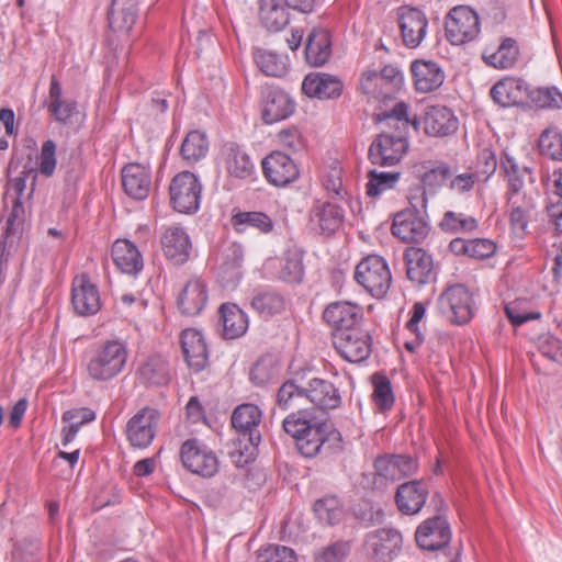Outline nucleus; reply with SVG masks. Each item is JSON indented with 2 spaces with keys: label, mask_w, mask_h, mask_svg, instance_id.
I'll use <instances>...</instances> for the list:
<instances>
[{
  "label": "nucleus",
  "mask_w": 562,
  "mask_h": 562,
  "mask_svg": "<svg viewBox=\"0 0 562 562\" xmlns=\"http://www.w3.org/2000/svg\"><path fill=\"white\" fill-rule=\"evenodd\" d=\"M283 430L295 439L302 456H330L342 451V436L329 420H317L307 409H297L282 422Z\"/></svg>",
  "instance_id": "f257e3e1"
},
{
  "label": "nucleus",
  "mask_w": 562,
  "mask_h": 562,
  "mask_svg": "<svg viewBox=\"0 0 562 562\" xmlns=\"http://www.w3.org/2000/svg\"><path fill=\"white\" fill-rule=\"evenodd\" d=\"M416 195H409V207L396 213L393 218L392 234L403 243H422L429 234L430 227L424 214L427 199L416 201Z\"/></svg>",
  "instance_id": "f03ea898"
},
{
  "label": "nucleus",
  "mask_w": 562,
  "mask_h": 562,
  "mask_svg": "<svg viewBox=\"0 0 562 562\" xmlns=\"http://www.w3.org/2000/svg\"><path fill=\"white\" fill-rule=\"evenodd\" d=\"M126 360L125 345L117 340H108L92 353L87 364V371L92 380L105 382L122 372Z\"/></svg>",
  "instance_id": "7ed1b4c3"
},
{
  "label": "nucleus",
  "mask_w": 562,
  "mask_h": 562,
  "mask_svg": "<svg viewBox=\"0 0 562 562\" xmlns=\"http://www.w3.org/2000/svg\"><path fill=\"white\" fill-rule=\"evenodd\" d=\"M403 83L402 72L389 65L381 70L368 69L360 78L361 91L373 99L381 100L380 106H385L393 100L394 93Z\"/></svg>",
  "instance_id": "20e7f679"
},
{
  "label": "nucleus",
  "mask_w": 562,
  "mask_h": 562,
  "mask_svg": "<svg viewBox=\"0 0 562 562\" xmlns=\"http://www.w3.org/2000/svg\"><path fill=\"white\" fill-rule=\"evenodd\" d=\"M355 279L376 299L384 297L392 283L389 266L378 255H369L357 265Z\"/></svg>",
  "instance_id": "39448f33"
},
{
  "label": "nucleus",
  "mask_w": 562,
  "mask_h": 562,
  "mask_svg": "<svg viewBox=\"0 0 562 562\" xmlns=\"http://www.w3.org/2000/svg\"><path fill=\"white\" fill-rule=\"evenodd\" d=\"M402 533L392 527L372 530L364 536L362 550L369 562H392L401 552Z\"/></svg>",
  "instance_id": "423d86ee"
},
{
  "label": "nucleus",
  "mask_w": 562,
  "mask_h": 562,
  "mask_svg": "<svg viewBox=\"0 0 562 562\" xmlns=\"http://www.w3.org/2000/svg\"><path fill=\"white\" fill-rule=\"evenodd\" d=\"M440 313L453 325H464L474 315V299L463 284L448 286L438 297Z\"/></svg>",
  "instance_id": "0eeeda50"
},
{
  "label": "nucleus",
  "mask_w": 562,
  "mask_h": 562,
  "mask_svg": "<svg viewBox=\"0 0 562 562\" xmlns=\"http://www.w3.org/2000/svg\"><path fill=\"white\" fill-rule=\"evenodd\" d=\"M480 30L479 15L469 5H456L446 15V38L452 45H462L475 40Z\"/></svg>",
  "instance_id": "6e6552de"
},
{
  "label": "nucleus",
  "mask_w": 562,
  "mask_h": 562,
  "mask_svg": "<svg viewBox=\"0 0 562 562\" xmlns=\"http://www.w3.org/2000/svg\"><path fill=\"white\" fill-rule=\"evenodd\" d=\"M202 186L190 171L176 175L169 186L170 204L175 211L193 214L199 210Z\"/></svg>",
  "instance_id": "1a4fd4ad"
},
{
  "label": "nucleus",
  "mask_w": 562,
  "mask_h": 562,
  "mask_svg": "<svg viewBox=\"0 0 562 562\" xmlns=\"http://www.w3.org/2000/svg\"><path fill=\"white\" fill-rule=\"evenodd\" d=\"M25 183L26 180L24 177H16L10 180L7 186L4 199L11 198L13 205L11 214L7 220L5 236L2 240V258L5 251L10 255L12 249L15 250L22 237L24 207L20 202V195L25 190Z\"/></svg>",
  "instance_id": "9d476101"
},
{
  "label": "nucleus",
  "mask_w": 562,
  "mask_h": 562,
  "mask_svg": "<svg viewBox=\"0 0 562 562\" xmlns=\"http://www.w3.org/2000/svg\"><path fill=\"white\" fill-rule=\"evenodd\" d=\"M408 110L409 105L404 101L395 102L392 106H379L373 113V121L385 123L392 130L389 133L392 137L407 139L409 130L418 132L420 125L417 115H411Z\"/></svg>",
  "instance_id": "9b49d317"
},
{
  "label": "nucleus",
  "mask_w": 562,
  "mask_h": 562,
  "mask_svg": "<svg viewBox=\"0 0 562 562\" xmlns=\"http://www.w3.org/2000/svg\"><path fill=\"white\" fill-rule=\"evenodd\" d=\"M180 458L183 467L193 474L212 477L218 471L217 457L198 439H188L182 443Z\"/></svg>",
  "instance_id": "f8f14e48"
},
{
  "label": "nucleus",
  "mask_w": 562,
  "mask_h": 562,
  "mask_svg": "<svg viewBox=\"0 0 562 562\" xmlns=\"http://www.w3.org/2000/svg\"><path fill=\"white\" fill-rule=\"evenodd\" d=\"M333 344L337 352L349 362L364 361L372 351V338L361 326L333 333Z\"/></svg>",
  "instance_id": "ddd939ff"
},
{
  "label": "nucleus",
  "mask_w": 562,
  "mask_h": 562,
  "mask_svg": "<svg viewBox=\"0 0 562 562\" xmlns=\"http://www.w3.org/2000/svg\"><path fill=\"white\" fill-rule=\"evenodd\" d=\"M232 426L238 434L237 441L239 446L244 443L245 450L248 445L256 448L261 441V435L258 429L261 422V411L251 403H245L237 406L232 414Z\"/></svg>",
  "instance_id": "4468645a"
},
{
  "label": "nucleus",
  "mask_w": 562,
  "mask_h": 562,
  "mask_svg": "<svg viewBox=\"0 0 562 562\" xmlns=\"http://www.w3.org/2000/svg\"><path fill=\"white\" fill-rule=\"evenodd\" d=\"M397 22L403 44L408 48L418 47L427 33L426 14L418 8L403 5L397 9Z\"/></svg>",
  "instance_id": "2eb2a0df"
},
{
  "label": "nucleus",
  "mask_w": 562,
  "mask_h": 562,
  "mask_svg": "<svg viewBox=\"0 0 562 562\" xmlns=\"http://www.w3.org/2000/svg\"><path fill=\"white\" fill-rule=\"evenodd\" d=\"M159 413L145 407L134 415L126 425L127 439L133 447L146 448L155 437Z\"/></svg>",
  "instance_id": "dca6fc26"
},
{
  "label": "nucleus",
  "mask_w": 562,
  "mask_h": 562,
  "mask_svg": "<svg viewBox=\"0 0 562 562\" xmlns=\"http://www.w3.org/2000/svg\"><path fill=\"white\" fill-rule=\"evenodd\" d=\"M415 539L418 547L423 550H440L450 542L451 531L449 524L441 515L428 518L418 526Z\"/></svg>",
  "instance_id": "f3484780"
},
{
  "label": "nucleus",
  "mask_w": 562,
  "mask_h": 562,
  "mask_svg": "<svg viewBox=\"0 0 562 562\" xmlns=\"http://www.w3.org/2000/svg\"><path fill=\"white\" fill-rule=\"evenodd\" d=\"M363 313L361 306L348 301L333 302L323 312V319L333 333H341L360 327Z\"/></svg>",
  "instance_id": "a211bd4d"
},
{
  "label": "nucleus",
  "mask_w": 562,
  "mask_h": 562,
  "mask_svg": "<svg viewBox=\"0 0 562 562\" xmlns=\"http://www.w3.org/2000/svg\"><path fill=\"white\" fill-rule=\"evenodd\" d=\"M408 148V140L379 134L369 147L368 157L373 165L394 166Z\"/></svg>",
  "instance_id": "6ab92c4d"
},
{
  "label": "nucleus",
  "mask_w": 562,
  "mask_h": 562,
  "mask_svg": "<svg viewBox=\"0 0 562 562\" xmlns=\"http://www.w3.org/2000/svg\"><path fill=\"white\" fill-rule=\"evenodd\" d=\"M266 179L276 187H285L299 177V169L290 156L273 151L262 160Z\"/></svg>",
  "instance_id": "aec40b11"
},
{
  "label": "nucleus",
  "mask_w": 562,
  "mask_h": 562,
  "mask_svg": "<svg viewBox=\"0 0 562 562\" xmlns=\"http://www.w3.org/2000/svg\"><path fill=\"white\" fill-rule=\"evenodd\" d=\"M262 120L272 124L291 116L295 110V102L278 87H267L262 92Z\"/></svg>",
  "instance_id": "412c9836"
},
{
  "label": "nucleus",
  "mask_w": 562,
  "mask_h": 562,
  "mask_svg": "<svg viewBox=\"0 0 562 562\" xmlns=\"http://www.w3.org/2000/svg\"><path fill=\"white\" fill-rule=\"evenodd\" d=\"M71 303L77 314L94 315L101 308L98 288L90 282L88 276L81 274L72 281Z\"/></svg>",
  "instance_id": "4be33fe9"
},
{
  "label": "nucleus",
  "mask_w": 562,
  "mask_h": 562,
  "mask_svg": "<svg viewBox=\"0 0 562 562\" xmlns=\"http://www.w3.org/2000/svg\"><path fill=\"white\" fill-rule=\"evenodd\" d=\"M166 258L175 266L186 263L192 249L191 240L182 227L169 226L160 238Z\"/></svg>",
  "instance_id": "5701e85b"
},
{
  "label": "nucleus",
  "mask_w": 562,
  "mask_h": 562,
  "mask_svg": "<svg viewBox=\"0 0 562 562\" xmlns=\"http://www.w3.org/2000/svg\"><path fill=\"white\" fill-rule=\"evenodd\" d=\"M407 278L418 284H426L435 278L434 260L430 254L419 247H407L403 255Z\"/></svg>",
  "instance_id": "b1692460"
},
{
  "label": "nucleus",
  "mask_w": 562,
  "mask_h": 562,
  "mask_svg": "<svg viewBox=\"0 0 562 562\" xmlns=\"http://www.w3.org/2000/svg\"><path fill=\"white\" fill-rule=\"evenodd\" d=\"M490 95L501 106L522 105L529 100L527 83L517 78H504L497 81L491 89Z\"/></svg>",
  "instance_id": "393cba45"
},
{
  "label": "nucleus",
  "mask_w": 562,
  "mask_h": 562,
  "mask_svg": "<svg viewBox=\"0 0 562 562\" xmlns=\"http://www.w3.org/2000/svg\"><path fill=\"white\" fill-rule=\"evenodd\" d=\"M428 494V486L422 480H413L401 484L395 494L398 510L405 515L419 513L426 503Z\"/></svg>",
  "instance_id": "a878e982"
},
{
  "label": "nucleus",
  "mask_w": 562,
  "mask_h": 562,
  "mask_svg": "<svg viewBox=\"0 0 562 562\" xmlns=\"http://www.w3.org/2000/svg\"><path fill=\"white\" fill-rule=\"evenodd\" d=\"M344 210L340 205L323 200H316L310 211V221L324 235H331L342 225Z\"/></svg>",
  "instance_id": "bb28decb"
},
{
  "label": "nucleus",
  "mask_w": 562,
  "mask_h": 562,
  "mask_svg": "<svg viewBox=\"0 0 562 562\" xmlns=\"http://www.w3.org/2000/svg\"><path fill=\"white\" fill-rule=\"evenodd\" d=\"M459 121L445 105H429L424 116V131L429 136L443 137L457 132Z\"/></svg>",
  "instance_id": "cd10ccee"
},
{
  "label": "nucleus",
  "mask_w": 562,
  "mask_h": 562,
  "mask_svg": "<svg viewBox=\"0 0 562 562\" xmlns=\"http://www.w3.org/2000/svg\"><path fill=\"white\" fill-rule=\"evenodd\" d=\"M417 468V460L404 454L382 456L374 461L375 473L390 481H398L404 476L413 475Z\"/></svg>",
  "instance_id": "c85d7f7f"
},
{
  "label": "nucleus",
  "mask_w": 562,
  "mask_h": 562,
  "mask_svg": "<svg viewBox=\"0 0 562 562\" xmlns=\"http://www.w3.org/2000/svg\"><path fill=\"white\" fill-rule=\"evenodd\" d=\"M181 349L188 366L194 371L203 370L207 363L209 352L203 335L195 329H184L181 334Z\"/></svg>",
  "instance_id": "c756f323"
},
{
  "label": "nucleus",
  "mask_w": 562,
  "mask_h": 562,
  "mask_svg": "<svg viewBox=\"0 0 562 562\" xmlns=\"http://www.w3.org/2000/svg\"><path fill=\"white\" fill-rule=\"evenodd\" d=\"M342 87L338 77L325 72L308 74L302 82V91L307 97L317 99L338 98Z\"/></svg>",
  "instance_id": "7c9ffc66"
},
{
  "label": "nucleus",
  "mask_w": 562,
  "mask_h": 562,
  "mask_svg": "<svg viewBox=\"0 0 562 562\" xmlns=\"http://www.w3.org/2000/svg\"><path fill=\"white\" fill-rule=\"evenodd\" d=\"M122 186L125 193L135 200H144L151 188L150 172L139 164H128L122 169Z\"/></svg>",
  "instance_id": "2f4dec72"
},
{
  "label": "nucleus",
  "mask_w": 562,
  "mask_h": 562,
  "mask_svg": "<svg viewBox=\"0 0 562 562\" xmlns=\"http://www.w3.org/2000/svg\"><path fill=\"white\" fill-rule=\"evenodd\" d=\"M206 302V284L199 278L187 282L177 301L179 310L187 316L200 314Z\"/></svg>",
  "instance_id": "473e14b6"
},
{
  "label": "nucleus",
  "mask_w": 562,
  "mask_h": 562,
  "mask_svg": "<svg viewBox=\"0 0 562 562\" xmlns=\"http://www.w3.org/2000/svg\"><path fill=\"white\" fill-rule=\"evenodd\" d=\"M331 56V38L327 30L315 27L306 38L305 59L313 67L325 65Z\"/></svg>",
  "instance_id": "72a5a7b5"
},
{
  "label": "nucleus",
  "mask_w": 562,
  "mask_h": 562,
  "mask_svg": "<svg viewBox=\"0 0 562 562\" xmlns=\"http://www.w3.org/2000/svg\"><path fill=\"white\" fill-rule=\"evenodd\" d=\"M304 395L306 401L324 411L337 408L341 403V397L336 386L325 379H312L306 386Z\"/></svg>",
  "instance_id": "f704fd0d"
},
{
  "label": "nucleus",
  "mask_w": 562,
  "mask_h": 562,
  "mask_svg": "<svg viewBox=\"0 0 562 562\" xmlns=\"http://www.w3.org/2000/svg\"><path fill=\"white\" fill-rule=\"evenodd\" d=\"M139 383L146 386H164L170 381L169 362L161 356L148 357L136 371Z\"/></svg>",
  "instance_id": "c9c22d12"
},
{
  "label": "nucleus",
  "mask_w": 562,
  "mask_h": 562,
  "mask_svg": "<svg viewBox=\"0 0 562 562\" xmlns=\"http://www.w3.org/2000/svg\"><path fill=\"white\" fill-rule=\"evenodd\" d=\"M411 71L416 90L423 93L438 89L445 79L442 70L434 61L415 60L411 65Z\"/></svg>",
  "instance_id": "e433bc0d"
},
{
  "label": "nucleus",
  "mask_w": 562,
  "mask_h": 562,
  "mask_svg": "<svg viewBox=\"0 0 562 562\" xmlns=\"http://www.w3.org/2000/svg\"><path fill=\"white\" fill-rule=\"evenodd\" d=\"M137 18V0H111L109 26L114 32L127 33Z\"/></svg>",
  "instance_id": "4c0bfd02"
},
{
  "label": "nucleus",
  "mask_w": 562,
  "mask_h": 562,
  "mask_svg": "<svg viewBox=\"0 0 562 562\" xmlns=\"http://www.w3.org/2000/svg\"><path fill=\"white\" fill-rule=\"evenodd\" d=\"M223 324V336L226 339L241 337L248 329L247 314L234 303H223L218 310Z\"/></svg>",
  "instance_id": "58836bf2"
},
{
  "label": "nucleus",
  "mask_w": 562,
  "mask_h": 562,
  "mask_svg": "<svg viewBox=\"0 0 562 562\" xmlns=\"http://www.w3.org/2000/svg\"><path fill=\"white\" fill-rule=\"evenodd\" d=\"M250 306L261 317H271L284 311L285 299L273 289L258 288L252 292Z\"/></svg>",
  "instance_id": "ea45409f"
},
{
  "label": "nucleus",
  "mask_w": 562,
  "mask_h": 562,
  "mask_svg": "<svg viewBox=\"0 0 562 562\" xmlns=\"http://www.w3.org/2000/svg\"><path fill=\"white\" fill-rule=\"evenodd\" d=\"M258 18L260 24L269 32H279L290 22V14L279 0H259Z\"/></svg>",
  "instance_id": "a19ab883"
},
{
  "label": "nucleus",
  "mask_w": 562,
  "mask_h": 562,
  "mask_svg": "<svg viewBox=\"0 0 562 562\" xmlns=\"http://www.w3.org/2000/svg\"><path fill=\"white\" fill-rule=\"evenodd\" d=\"M112 258L125 273H137L143 269V258L137 247L127 239H119L112 246Z\"/></svg>",
  "instance_id": "79ce46f5"
},
{
  "label": "nucleus",
  "mask_w": 562,
  "mask_h": 562,
  "mask_svg": "<svg viewBox=\"0 0 562 562\" xmlns=\"http://www.w3.org/2000/svg\"><path fill=\"white\" fill-rule=\"evenodd\" d=\"M452 176L453 172L451 168L447 164L440 162L422 175V186L412 191L409 195H416V201L423 200L424 198L428 200V195H435L438 189Z\"/></svg>",
  "instance_id": "37998d69"
},
{
  "label": "nucleus",
  "mask_w": 562,
  "mask_h": 562,
  "mask_svg": "<svg viewBox=\"0 0 562 562\" xmlns=\"http://www.w3.org/2000/svg\"><path fill=\"white\" fill-rule=\"evenodd\" d=\"M509 222L515 232L524 233L527 228L530 213L535 210L532 196L522 193L521 196H507Z\"/></svg>",
  "instance_id": "c03bdc74"
},
{
  "label": "nucleus",
  "mask_w": 562,
  "mask_h": 562,
  "mask_svg": "<svg viewBox=\"0 0 562 562\" xmlns=\"http://www.w3.org/2000/svg\"><path fill=\"white\" fill-rule=\"evenodd\" d=\"M226 169L231 176L246 179L254 173V164L249 156L237 145H226Z\"/></svg>",
  "instance_id": "a18cd8bd"
},
{
  "label": "nucleus",
  "mask_w": 562,
  "mask_h": 562,
  "mask_svg": "<svg viewBox=\"0 0 562 562\" xmlns=\"http://www.w3.org/2000/svg\"><path fill=\"white\" fill-rule=\"evenodd\" d=\"M306 386H300L295 379L284 381L276 395V406L281 411L299 408L306 401Z\"/></svg>",
  "instance_id": "49530a36"
},
{
  "label": "nucleus",
  "mask_w": 562,
  "mask_h": 562,
  "mask_svg": "<svg viewBox=\"0 0 562 562\" xmlns=\"http://www.w3.org/2000/svg\"><path fill=\"white\" fill-rule=\"evenodd\" d=\"M519 56V48L516 40L512 37H506L502 41L498 49L495 53L486 55L483 54L484 61L497 69H508L512 68Z\"/></svg>",
  "instance_id": "de8ad7c7"
},
{
  "label": "nucleus",
  "mask_w": 562,
  "mask_h": 562,
  "mask_svg": "<svg viewBox=\"0 0 562 562\" xmlns=\"http://www.w3.org/2000/svg\"><path fill=\"white\" fill-rule=\"evenodd\" d=\"M207 150L206 135L200 131H191L181 144L180 155L188 164H195L206 156Z\"/></svg>",
  "instance_id": "09e8293b"
},
{
  "label": "nucleus",
  "mask_w": 562,
  "mask_h": 562,
  "mask_svg": "<svg viewBox=\"0 0 562 562\" xmlns=\"http://www.w3.org/2000/svg\"><path fill=\"white\" fill-rule=\"evenodd\" d=\"M538 147L542 156L562 161V128L549 126L542 131L538 139Z\"/></svg>",
  "instance_id": "8fccbe9b"
},
{
  "label": "nucleus",
  "mask_w": 562,
  "mask_h": 562,
  "mask_svg": "<svg viewBox=\"0 0 562 562\" xmlns=\"http://www.w3.org/2000/svg\"><path fill=\"white\" fill-rule=\"evenodd\" d=\"M255 61L259 69L267 76L282 77L288 71V59L271 50L257 49Z\"/></svg>",
  "instance_id": "3c124183"
},
{
  "label": "nucleus",
  "mask_w": 562,
  "mask_h": 562,
  "mask_svg": "<svg viewBox=\"0 0 562 562\" xmlns=\"http://www.w3.org/2000/svg\"><path fill=\"white\" fill-rule=\"evenodd\" d=\"M314 513L322 524L334 526L341 521L344 509L335 496L321 498L314 504Z\"/></svg>",
  "instance_id": "603ef678"
},
{
  "label": "nucleus",
  "mask_w": 562,
  "mask_h": 562,
  "mask_svg": "<svg viewBox=\"0 0 562 562\" xmlns=\"http://www.w3.org/2000/svg\"><path fill=\"white\" fill-rule=\"evenodd\" d=\"M439 227L445 233H471L477 228V221L463 213L447 211L439 223Z\"/></svg>",
  "instance_id": "864d4df0"
},
{
  "label": "nucleus",
  "mask_w": 562,
  "mask_h": 562,
  "mask_svg": "<svg viewBox=\"0 0 562 562\" xmlns=\"http://www.w3.org/2000/svg\"><path fill=\"white\" fill-rule=\"evenodd\" d=\"M373 393L372 398L381 412L391 409L394 404V395L390 380L381 373L372 375Z\"/></svg>",
  "instance_id": "5fc2aeb1"
},
{
  "label": "nucleus",
  "mask_w": 562,
  "mask_h": 562,
  "mask_svg": "<svg viewBox=\"0 0 562 562\" xmlns=\"http://www.w3.org/2000/svg\"><path fill=\"white\" fill-rule=\"evenodd\" d=\"M234 226H248L258 229L260 233L268 234L273 229V222L263 212H238L232 217Z\"/></svg>",
  "instance_id": "6e6d98bb"
},
{
  "label": "nucleus",
  "mask_w": 562,
  "mask_h": 562,
  "mask_svg": "<svg viewBox=\"0 0 562 562\" xmlns=\"http://www.w3.org/2000/svg\"><path fill=\"white\" fill-rule=\"evenodd\" d=\"M501 169L504 171L508 180L507 196H521L520 191L524 187L522 176L528 171L527 168L519 169L513 158L505 156L501 161Z\"/></svg>",
  "instance_id": "4d7b16f0"
},
{
  "label": "nucleus",
  "mask_w": 562,
  "mask_h": 562,
  "mask_svg": "<svg viewBox=\"0 0 562 562\" xmlns=\"http://www.w3.org/2000/svg\"><path fill=\"white\" fill-rule=\"evenodd\" d=\"M400 172H378L371 170L368 173L367 194L378 196L383 191L394 188L400 179Z\"/></svg>",
  "instance_id": "13d9d810"
},
{
  "label": "nucleus",
  "mask_w": 562,
  "mask_h": 562,
  "mask_svg": "<svg viewBox=\"0 0 562 562\" xmlns=\"http://www.w3.org/2000/svg\"><path fill=\"white\" fill-rule=\"evenodd\" d=\"M529 100L541 109H559L562 106V93L554 87L529 90Z\"/></svg>",
  "instance_id": "bf43d9fd"
},
{
  "label": "nucleus",
  "mask_w": 562,
  "mask_h": 562,
  "mask_svg": "<svg viewBox=\"0 0 562 562\" xmlns=\"http://www.w3.org/2000/svg\"><path fill=\"white\" fill-rule=\"evenodd\" d=\"M258 562H296L295 552L288 547L270 544L257 553Z\"/></svg>",
  "instance_id": "052dcab7"
},
{
  "label": "nucleus",
  "mask_w": 562,
  "mask_h": 562,
  "mask_svg": "<svg viewBox=\"0 0 562 562\" xmlns=\"http://www.w3.org/2000/svg\"><path fill=\"white\" fill-rule=\"evenodd\" d=\"M56 168V144L48 139L43 143L38 157V170L45 177H52Z\"/></svg>",
  "instance_id": "680f3d73"
},
{
  "label": "nucleus",
  "mask_w": 562,
  "mask_h": 562,
  "mask_svg": "<svg viewBox=\"0 0 562 562\" xmlns=\"http://www.w3.org/2000/svg\"><path fill=\"white\" fill-rule=\"evenodd\" d=\"M303 276L302 257L299 254L288 256L281 270V278L288 282L300 283L303 280Z\"/></svg>",
  "instance_id": "e2e57ef3"
},
{
  "label": "nucleus",
  "mask_w": 562,
  "mask_h": 562,
  "mask_svg": "<svg viewBox=\"0 0 562 562\" xmlns=\"http://www.w3.org/2000/svg\"><path fill=\"white\" fill-rule=\"evenodd\" d=\"M351 549L349 541L339 540L326 548L318 555L321 562H342Z\"/></svg>",
  "instance_id": "0e129e2a"
},
{
  "label": "nucleus",
  "mask_w": 562,
  "mask_h": 562,
  "mask_svg": "<svg viewBox=\"0 0 562 562\" xmlns=\"http://www.w3.org/2000/svg\"><path fill=\"white\" fill-rule=\"evenodd\" d=\"M38 550L40 543L36 539H24L14 546L12 558L18 562H33Z\"/></svg>",
  "instance_id": "69168bd1"
},
{
  "label": "nucleus",
  "mask_w": 562,
  "mask_h": 562,
  "mask_svg": "<svg viewBox=\"0 0 562 562\" xmlns=\"http://www.w3.org/2000/svg\"><path fill=\"white\" fill-rule=\"evenodd\" d=\"M539 351L552 361L562 363V341L554 336H543L539 339Z\"/></svg>",
  "instance_id": "338daca9"
},
{
  "label": "nucleus",
  "mask_w": 562,
  "mask_h": 562,
  "mask_svg": "<svg viewBox=\"0 0 562 562\" xmlns=\"http://www.w3.org/2000/svg\"><path fill=\"white\" fill-rule=\"evenodd\" d=\"M50 115L60 124H66L77 110V102L72 100H61L56 104H47Z\"/></svg>",
  "instance_id": "774afa93"
}]
</instances>
